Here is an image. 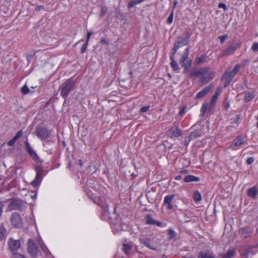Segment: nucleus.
<instances>
[{"mask_svg": "<svg viewBox=\"0 0 258 258\" xmlns=\"http://www.w3.org/2000/svg\"><path fill=\"white\" fill-rule=\"evenodd\" d=\"M11 258H27L24 254L18 252L12 255Z\"/></svg>", "mask_w": 258, "mask_h": 258, "instance_id": "41", "label": "nucleus"}, {"mask_svg": "<svg viewBox=\"0 0 258 258\" xmlns=\"http://www.w3.org/2000/svg\"><path fill=\"white\" fill-rule=\"evenodd\" d=\"M193 199L195 202H199L202 200L201 194L198 191H195L192 196Z\"/></svg>", "mask_w": 258, "mask_h": 258, "instance_id": "30", "label": "nucleus"}, {"mask_svg": "<svg viewBox=\"0 0 258 258\" xmlns=\"http://www.w3.org/2000/svg\"><path fill=\"white\" fill-rule=\"evenodd\" d=\"M209 60L208 57L204 54L202 55L200 57H197L196 58L195 60V65H200L203 63L207 62Z\"/></svg>", "mask_w": 258, "mask_h": 258, "instance_id": "20", "label": "nucleus"}, {"mask_svg": "<svg viewBox=\"0 0 258 258\" xmlns=\"http://www.w3.org/2000/svg\"><path fill=\"white\" fill-rule=\"evenodd\" d=\"M258 193V188L256 186H254L252 187L251 188H250L247 189V196L252 198V199H255L257 197Z\"/></svg>", "mask_w": 258, "mask_h": 258, "instance_id": "17", "label": "nucleus"}, {"mask_svg": "<svg viewBox=\"0 0 258 258\" xmlns=\"http://www.w3.org/2000/svg\"><path fill=\"white\" fill-rule=\"evenodd\" d=\"M255 96L254 92H246L244 95V100L246 102H249Z\"/></svg>", "mask_w": 258, "mask_h": 258, "instance_id": "25", "label": "nucleus"}, {"mask_svg": "<svg viewBox=\"0 0 258 258\" xmlns=\"http://www.w3.org/2000/svg\"><path fill=\"white\" fill-rule=\"evenodd\" d=\"M22 201L19 199H13L8 206V210H19L22 207Z\"/></svg>", "mask_w": 258, "mask_h": 258, "instance_id": "10", "label": "nucleus"}, {"mask_svg": "<svg viewBox=\"0 0 258 258\" xmlns=\"http://www.w3.org/2000/svg\"><path fill=\"white\" fill-rule=\"evenodd\" d=\"M173 14H174V9H173L171 14L170 15V16L167 19V23L169 24H171L173 22Z\"/></svg>", "mask_w": 258, "mask_h": 258, "instance_id": "38", "label": "nucleus"}, {"mask_svg": "<svg viewBox=\"0 0 258 258\" xmlns=\"http://www.w3.org/2000/svg\"><path fill=\"white\" fill-rule=\"evenodd\" d=\"M208 108V104L207 103H204L203 104L201 109V112L202 115L203 116L205 113H206L207 110Z\"/></svg>", "mask_w": 258, "mask_h": 258, "instance_id": "36", "label": "nucleus"}, {"mask_svg": "<svg viewBox=\"0 0 258 258\" xmlns=\"http://www.w3.org/2000/svg\"><path fill=\"white\" fill-rule=\"evenodd\" d=\"M235 75V74L232 71L229 72H226L225 73V74L223 75V77L226 79L225 87H226L227 85L229 84Z\"/></svg>", "mask_w": 258, "mask_h": 258, "instance_id": "21", "label": "nucleus"}, {"mask_svg": "<svg viewBox=\"0 0 258 258\" xmlns=\"http://www.w3.org/2000/svg\"><path fill=\"white\" fill-rule=\"evenodd\" d=\"M251 49L254 52L258 51V42H254L251 46Z\"/></svg>", "mask_w": 258, "mask_h": 258, "instance_id": "44", "label": "nucleus"}, {"mask_svg": "<svg viewBox=\"0 0 258 258\" xmlns=\"http://www.w3.org/2000/svg\"><path fill=\"white\" fill-rule=\"evenodd\" d=\"M36 136L41 139L45 140L51 136V131L46 127H37L36 129Z\"/></svg>", "mask_w": 258, "mask_h": 258, "instance_id": "6", "label": "nucleus"}, {"mask_svg": "<svg viewBox=\"0 0 258 258\" xmlns=\"http://www.w3.org/2000/svg\"><path fill=\"white\" fill-rule=\"evenodd\" d=\"M167 235L169 239H173L176 237L175 232L172 229H169L167 230Z\"/></svg>", "mask_w": 258, "mask_h": 258, "instance_id": "34", "label": "nucleus"}, {"mask_svg": "<svg viewBox=\"0 0 258 258\" xmlns=\"http://www.w3.org/2000/svg\"><path fill=\"white\" fill-rule=\"evenodd\" d=\"M88 43V42L86 41V43L82 46L81 50V53H83L86 51Z\"/></svg>", "mask_w": 258, "mask_h": 258, "instance_id": "46", "label": "nucleus"}, {"mask_svg": "<svg viewBox=\"0 0 258 258\" xmlns=\"http://www.w3.org/2000/svg\"><path fill=\"white\" fill-rule=\"evenodd\" d=\"M254 161V158L253 157H249L246 160V163L248 165L251 164Z\"/></svg>", "mask_w": 258, "mask_h": 258, "instance_id": "48", "label": "nucleus"}, {"mask_svg": "<svg viewBox=\"0 0 258 258\" xmlns=\"http://www.w3.org/2000/svg\"><path fill=\"white\" fill-rule=\"evenodd\" d=\"M244 143L245 139L241 136H238L233 141L232 144L230 146V148L232 150H235L233 148L234 146L238 147L243 145Z\"/></svg>", "mask_w": 258, "mask_h": 258, "instance_id": "16", "label": "nucleus"}, {"mask_svg": "<svg viewBox=\"0 0 258 258\" xmlns=\"http://www.w3.org/2000/svg\"><path fill=\"white\" fill-rule=\"evenodd\" d=\"M154 225H156L159 227H166L167 225L165 223H162L158 221H156L155 222Z\"/></svg>", "mask_w": 258, "mask_h": 258, "instance_id": "43", "label": "nucleus"}, {"mask_svg": "<svg viewBox=\"0 0 258 258\" xmlns=\"http://www.w3.org/2000/svg\"><path fill=\"white\" fill-rule=\"evenodd\" d=\"M257 122L256 123V126L258 128V114H257Z\"/></svg>", "mask_w": 258, "mask_h": 258, "instance_id": "60", "label": "nucleus"}, {"mask_svg": "<svg viewBox=\"0 0 258 258\" xmlns=\"http://www.w3.org/2000/svg\"><path fill=\"white\" fill-rule=\"evenodd\" d=\"M23 134V132L22 130L19 131L17 133V134L13 138V139L8 142V145L9 146H12L13 145H14L16 141L22 136Z\"/></svg>", "mask_w": 258, "mask_h": 258, "instance_id": "23", "label": "nucleus"}, {"mask_svg": "<svg viewBox=\"0 0 258 258\" xmlns=\"http://www.w3.org/2000/svg\"><path fill=\"white\" fill-rule=\"evenodd\" d=\"M150 106H144V107H142L141 109H140V112L141 113H145V112H146L147 111H148L150 108Z\"/></svg>", "mask_w": 258, "mask_h": 258, "instance_id": "45", "label": "nucleus"}, {"mask_svg": "<svg viewBox=\"0 0 258 258\" xmlns=\"http://www.w3.org/2000/svg\"><path fill=\"white\" fill-rule=\"evenodd\" d=\"M202 135V130H196L190 133L188 136V141L196 139L198 138L201 137Z\"/></svg>", "mask_w": 258, "mask_h": 258, "instance_id": "19", "label": "nucleus"}, {"mask_svg": "<svg viewBox=\"0 0 258 258\" xmlns=\"http://www.w3.org/2000/svg\"><path fill=\"white\" fill-rule=\"evenodd\" d=\"M168 135L170 137H179L181 135V131L177 126L174 125L168 130Z\"/></svg>", "mask_w": 258, "mask_h": 258, "instance_id": "13", "label": "nucleus"}, {"mask_svg": "<svg viewBox=\"0 0 258 258\" xmlns=\"http://www.w3.org/2000/svg\"><path fill=\"white\" fill-rule=\"evenodd\" d=\"M25 144L26 151L28 152V153L34 160L37 161L39 157L36 153L31 147L28 141H26Z\"/></svg>", "mask_w": 258, "mask_h": 258, "instance_id": "15", "label": "nucleus"}, {"mask_svg": "<svg viewBox=\"0 0 258 258\" xmlns=\"http://www.w3.org/2000/svg\"><path fill=\"white\" fill-rule=\"evenodd\" d=\"M235 251L234 249H229L227 252L225 254H220V256L223 258H231L235 256Z\"/></svg>", "mask_w": 258, "mask_h": 258, "instance_id": "27", "label": "nucleus"}, {"mask_svg": "<svg viewBox=\"0 0 258 258\" xmlns=\"http://www.w3.org/2000/svg\"><path fill=\"white\" fill-rule=\"evenodd\" d=\"M257 60L258 61V57H257Z\"/></svg>", "mask_w": 258, "mask_h": 258, "instance_id": "63", "label": "nucleus"}, {"mask_svg": "<svg viewBox=\"0 0 258 258\" xmlns=\"http://www.w3.org/2000/svg\"><path fill=\"white\" fill-rule=\"evenodd\" d=\"M103 209L106 212H108V210H109V207H108V205H106L105 206H103Z\"/></svg>", "mask_w": 258, "mask_h": 258, "instance_id": "53", "label": "nucleus"}, {"mask_svg": "<svg viewBox=\"0 0 258 258\" xmlns=\"http://www.w3.org/2000/svg\"><path fill=\"white\" fill-rule=\"evenodd\" d=\"M155 220L153 219L150 216H147L146 217V223L148 224L154 225Z\"/></svg>", "mask_w": 258, "mask_h": 258, "instance_id": "37", "label": "nucleus"}, {"mask_svg": "<svg viewBox=\"0 0 258 258\" xmlns=\"http://www.w3.org/2000/svg\"><path fill=\"white\" fill-rule=\"evenodd\" d=\"M239 233L242 238H245L251 234V230L248 227L241 228L239 230Z\"/></svg>", "mask_w": 258, "mask_h": 258, "instance_id": "22", "label": "nucleus"}, {"mask_svg": "<svg viewBox=\"0 0 258 258\" xmlns=\"http://www.w3.org/2000/svg\"><path fill=\"white\" fill-rule=\"evenodd\" d=\"M7 236V232L3 224L0 225V240H5Z\"/></svg>", "mask_w": 258, "mask_h": 258, "instance_id": "24", "label": "nucleus"}, {"mask_svg": "<svg viewBox=\"0 0 258 258\" xmlns=\"http://www.w3.org/2000/svg\"><path fill=\"white\" fill-rule=\"evenodd\" d=\"M174 54H172V56L170 57V59H171V62L170 63V65L171 68L173 69L174 71H179V68L178 67V66L177 64V63L176 61L173 58V55Z\"/></svg>", "mask_w": 258, "mask_h": 258, "instance_id": "29", "label": "nucleus"}, {"mask_svg": "<svg viewBox=\"0 0 258 258\" xmlns=\"http://www.w3.org/2000/svg\"><path fill=\"white\" fill-rule=\"evenodd\" d=\"M201 256L202 258H206L207 255L205 253H201Z\"/></svg>", "mask_w": 258, "mask_h": 258, "instance_id": "54", "label": "nucleus"}, {"mask_svg": "<svg viewBox=\"0 0 258 258\" xmlns=\"http://www.w3.org/2000/svg\"><path fill=\"white\" fill-rule=\"evenodd\" d=\"M93 34L92 31H89L87 33L86 41L89 42L91 36Z\"/></svg>", "mask_w": 258, "mask_h": 258, "instance_id": "49", "label": "nucleus"}, {"mask_svg": "<svg viewBox=\"0 0 258 258\" xmlns=\"http://www.w3.org/2000/svg\"><path fill=\"white\" fill-rule=\"evenodd\" d=\"M180 113V115H183L185 113V111H184V110L183 109L181 110L180 111V113Z\"/></svg>", "mask_w": 258, "mask_h": 258, "instance_id": "56", "label": "nucleus"}, {"mask_svg": "<svg viewBox=\"0 0 258 258\" xmlns=\"http://www.w3.org/2000/svg\"><path fill=\"white\" fill-rule=\"evenodd\" d=\"M176 4H177V2H175L174 3V8H175L176 7ZM174 9V8H173Z\"/></svg>", "mask_w": 258, "mask_h": 258, "instance_id": "59", "label": "nucleus"}, {"mask_svg": "<svg viewBox=\"0 0 258 258\" xmlns=\"http://www.w3.org/2000/svg\"><path fill=\"white\" fill-rule=\"evenodd\" d=\"M35 170L36 173V175L34 180L32 181L31 184L33 187H37V186H39L41 183L42 178L41 174L43 172V170L40 166H36L35 167Z\"/></svg>", "mask_w": 258, "mask_h": 258, "instance_id": "7", "label": "nucleus"}, {"mask_svg": "<svg viewBox=\"0 0 258 258\" xmlns=\"http://www.w3.org/2000/svg\"><path fill=\"white\" fill-rule=\"evenodd\" d=\"M189 77L192 78H198L201 76V73L200 69L197 70H192L189 75Z\"/></svg>", "mask_w": 258, "mask_h": 258, "instance_id": "33", "label": "nucleus"}, {"mask_svg": "<svg viewBox=\"0 0 258 258\" xmlns=\"http://www.w3.org/2000/svg\"><path fill=\"white\" fill-rule=\"evenodd\" d=\"M200 71L202 77L199 82L201 83V86L208 83L215 77V72L214 71H211L210 67L202 68L200 69Z\"/></svg>", "mask_w": 258, "mask_h": 258, "instance_id": "2", "label": "nucleus"}, {"mask_svg": "<svg viewBox=\"0 0 258 258\" xmlns=\"http://www.w3.org/2000/svg\"><path fill=\"white\" fill-rule=\"evenodd\" d=\"M226 37L225 36H220L219 37L220 39V42L221 43H223L224 42Z\"/></svg>", "mask_w": 258, "mask_h": 258, "instance_id": "52", "label": "nucleus"}, {"mask_svg": "<svg viewBox=\"0 0 258 258\" xmlns=\"http://www.w3.org/2000/svg\"><path fill=\"white\" fill-rule=\"evenodd\" d=\"M240 69V65L239 64H236L234 68L233 69V70H232V71L235 74H236V73L239 71Z\"/></svg>", "mask_w": 258, "mask_h": 258, "instance_id": "47", "label": "nucleus"}, {"mask_svg": "<svg viewBox=\"0 0 258 258\" xmlns=\"http://www.w3.org/2000/svg\"><path fill=\"white\" fill-rule=\"evenodd\" d=\"M32 198L33 199V198H36V196H32Z\"/></svg>", "mask_w": 258, "mask_h": 258, "instance_id": "61", "label": "nucleus"}, {"mask_svg": "<svg viewBox=\"0 0 258 258\" xmlns=\"http://www.w3.org/2000/svg\"><path fill=\"white\" fill-rule=\"evenodd\" d=\"M175 197L174 195H169L166 196L164 199V204L168 210H171L173 208L172 202Z\"/></svg>", "mask_w": 258, "mask_h": 258, "instance_id": "12", "label": "nucleus"}, {"mask_svg": "<svg viewBox=\"0 0 258 258\" xmlns=\"http://www.w3.org/2000/svg\"><path fill=\"white\" fill-rule=\"evenodd\" d=\"M132 246L129 244L123 243L121 248L122 251L126 254H129Z\"/></svg>", "mask_w": 258, "mask_h": 258, "instance_id": "32", "label": "nucleus"}, {"mask_svg": "<svg viewBox=\"0 0 258 258\" xmlns=\"http://www.w3.org/2000/svg\"><path fill=\"white\" fill-rule=\"evenodd\" d=\"M1 180V179H0V180Z\"/></svg>", "mask_w": 258, "mask_h": 258, "instance_id": "64", "label": "nucleus"}, {"mask_svg": "<svg viewBox=\"0 0 258 258\" xmlns=\"http://www.w3.org/2000/svg\"><path fill=\"white\" fill-rule=\"evenodd\" d=\"M29 89L26 85H25L22 88L21 91L24 94H27L29 93Z\"/></svg>", "mask_w": 258, "mask_h": 258, "instance_id": "40", "label": "nucleus"}, {"mask_svg": "<svg viewBox=\"0 0 258 258\" xmlns=\"http://www.w3.org/2000/svg\"><path fill=\"white\" fill-rule=\"evenodd\" d=\"M35 55V52L34 51H31L27 56V60L30 62Z\"/></svg>", "mask_w": 258, "mask_h": 258, "instance_id": "42", "label": "nucleus"}, {"mask_svg": "<svg viewBox=\"0 0 258 258\" xmlns=\"http://www.w3.org/2000/svg\"><path fill=\"white\" fill-rule=\"evenodd\" d=\"M10 220L12 225L15 228H20L23 225L21 216L18 213H13L11 215Z\"/></svg>", "mask_w": 258, "mask_h": 258, "instance_id": "5", "label": "nucleus"}, {"mask_svg": "<svg viewBox=\"0 0 258 258\" xmlns=\"http://www.w3.org/2000/svg\"><path fill=\"white\" fill-rule=\"evenodd\" d=\"M184 180L185 182H189L191 181L197 182L200 180V178L198 177L190 175L186 176L184 178Z\"/></svg>", "mask_w": 258, "mask_h": 258, "instance_id": "26", "label": "nucleus"}, {"mask_svg": "<svg viewBox=\"0 0 258 258\" xmlns=\"http://www.w3.org/2000/svg\"><path fill=\"white\" fill-rule=\"evenodd\" d=\"M28 251L30 253L31 257L35 258L37 256L38 249L34 241L29 239L28 241Z\"/></svg>", "mask_w": 258, "mask_h": 258, "instance_id": "8", "label": "nucleus"}, {"mask_svg": "<svg viewBox=\"0 0 258 258\" xmlns=\"http://www.w3.org/2000/svg\"><path fill=\"white\" fill-rule=\"evenodd\" d=\"M218 7L220 8H223L225 10L227 9L226 5L223 3H219Z\"/></svg>", "mask_w": 258, "mask_h": 258, "instance_id": "51", "label": "nucleus"}, {"mask_svg": "<svg viewBox=\"0 0 258 258\" xmlns=\"http://www.w3.org/2000/svg\"><path fill=\"white\" fill-rule=\"evenodd\" d=\"M222 92V88L219 87L217 89L216 91L213 96L212 99L210 101L209 109H213L216 103L217 98L218 96L221 94Z\"/></svg>", "mask_w": 258, "mask_h": 258, "instance_id": "14", "label": "nucleus"}, {"mask_svg": "<svg viewBox=\"0 0 258 258\" xmlns=\"http://www.w3.org/2000/svg\"><path fill=\"white\" fill-rule=\"evenodd\" d=\"M208 258H216V257L214 256L210 255V256H208Z\"/></svg>", "mask_w": 258, "mask_h": 258, "instance_id": "58", "label": "nucleus"}, {"mask_svg": "<svg viewBox=\"0 0 258 258\" xmlns=\"http://www.w3.org/2000/svg\"><path fill=\"white\" fill-rule=\"evenodd\" d=\"M189 52V49L188 48H186L183 51L182 56L180 59V61H183L184 60H188V55Z\"/></svg>", "mask_w": 258, "mask_h": 258, "instance_id": "28", "label": "nucleus"}, {"mask_svg": "<svg viewBox=\"0 0 258 258\" xmlns=\"http://www.w3.org/2000/svg\"><path fill=\"white\" fill-rule=\"evenodd\" d=\"M21 241L19 239H15L10 237L7 241L8 249L12 253V255L16 253L21 248Z\"/></svg>", "mask_w": 258, "mask_h": 258, "instance_id": "3", "label": "nucleus"}, {"mask_svg": "<svg viewBox=\"0 0 258 258\" xmlns=\"http://www.w3.org/2000/svg\"><path fill=\"white\" fill-rule=\"evenodd\" d=\"M214 87L213 84H211L209 86H207L204 88L201 91H200L196 96L195 99H199L203 98Z\"/></svg>", "mask_w": 258, "mask_h": 258, "instance_id": "11", "label": "nucleus"}, {"mask_svg": "<svg viewBox=\"0 0 258 258\" xmlns=\"http://www.w3.org/2000/svg\"><path fill=\"white\" fill-rule=\"evenodd\" d=\"M230 106V104L229 103H227L225 105V108L228 109Z\"/></svg>", "mask_w": 258, "mask_h": 258, "instance_id": "57", "label": "nucleus"}, {"mask_svg": "<svg viewBox=\"0 0 258 258\" xmlns=\"http://www.w3.org/2000/svg\"><path fill=\"white\" fill-rule=\"evenodd\" d=\"M75 82L73 78H70L62 83L59 87L61 96L66 99L69 94L73 90Z\"/></svg>", "mask_w": 258, "mask_h": 258, "instance_id": "1", "label": "nucleus"}, {"mask_svg": "<svg viewBox=\"0 0 258 258\" xmlns=\"http://www.w3.org/2000/svg\"><path fill=\"white\" fill-rule=\"evenodd\" d=\"M184 258H191L190 257H186V256L184 257Z\"/></svg>", "mask_w": 258, "mask_h": 258, "instance_id": "62", "label": "nucleus"}, {"mask_svg": "<svg viewBox=\"0 0 258 258\" xmlns=\"http://www.w3.org/2000/svg\"><path fill=\"white\" fill-rule=\"evenodd\" d=\"M253 250V248H249L245 253V256L246 257H248L250 255L251 251Z\"/></svg>", "mask_w": 258, "mask_h": 258, "instance_id": "50", "label": "nucleus"}, {"mask_svg": "<svg viewBox=\"0 0 258 258\" xmlns=\"http://www.w3.org/2000/svg\"><path fill=\"white\" fill-rule=\"evenodd\" d=\"M140 241L147 247L153 250L156 249V248L153 246L152 243H151L149 238H140Z\"/></svg>", "mask_w": 258, "mask_h": 258, "instance_id": "18", "label": "nucleus"}, {"mask_svg": "<svg viewBox=\"0 0 258 258\" xmlns=\"http://www.w3.org/2000/svg\"><path fill=\"white\" fill-rule=\"evenodd\" d=\"M182 63V66L185 68V69H188L191 63V60L188 59L187 60H184L183 61H180Z\"/></svg>", "mask_w": 258, "mask_h": 258, "instance_id": "35", "label": "nucleus"}, {"mask_svg": "<svg viewBox=\"0 0 258 258\" xmlns=\"http://www.w3.org/2000/svg\"><path fill=\"white\" fill-rule=\"evenodd\" d=\"M108 11V8L106 6H103L101 8V13L100 16L101 17H103Z\"/></svg>", "mask_w": 258, "mask_h": 258, "instance_id": "39", "label": "nucleus"}, {"mask_svg": "<svg viewBox=\"0 0 258 258\" xmlns=\"http://www.w3.org/2000/svg\"><path fill=\"white\" fill-rule=\"evenodd\" d=\"M239 47V44L238 43L236 42H233L223 51L221 56L228 55L233 53Z\"/></svg>", "mask_w": 258, "mask_h": 258, "instance_id": "9", "label": "nucleus"}, {"mask_svg": "<svg viewBox=\"0 0 258 258\" xmlns=\"http://www.w3.org/2000/svg\"><path fill=\"white\" fill-rule=\"evenodd\" d=\"M181 178V175H178V176L175 177V179L177 180H178L180 179Z\"/></svg>", "mask_w": 258, "mask_h": 258, "instance_id": "55", "label": "nucleus"}, {"mask_svg": "<svg viewBox=\"0 0 258 258\" xmlns=\"http://www.w3.org/2000/svg\"><path fill=\"white\" fill-rule=\"evenodd\" d=\"M190 37V34L188 32H186L183 35L179 37L177 41L174 43L173 48V54H175L177 49L187 44L188 39Z\"/></svg>", "mask_w": 258, "mask_h": 258, "instance_id": "4", "label": "nucleus"}, {"mask_svg": "<svg viewBox=\"0 0 258 258\" xmlns=\"http://www.w3.org/2000/svg\"><path fill=\"white\" fill-rule=\"evenodd\" d=\"M145 0H132L128 2L127 7L129 9L134 7L135 5L142 3Z\"/></svg>", "mask_w": 258, "mask_h": 258, "instance_id": "31", "label": "nucleus"}]
</instances>
